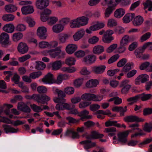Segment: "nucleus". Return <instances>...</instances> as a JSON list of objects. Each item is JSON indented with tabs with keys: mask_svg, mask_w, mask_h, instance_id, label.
Instances as JSON below:
<instances>
[{
	"mask_svg": "<svg viewBox=\"0 0 152 152\" xmlns=\"http://www.w3.org/2000/svg\"><path fill=\"white\" fill-rule=\"evenodd\" d=\"M133 63H128L123 68L122 71L125 72H127L130 70L132 68L131 66H133Z\"/></svg>",
	"mask_w": 152,
	"mask_h": 152,
	"instance_id": "obj_46",
	"label": "nucleus"
},
{
	"mask_svg": "<svg viewBox=\"0 0 152 152\" xmlns=\"http://www.w3.org/2000/svg\"><path fill=\"white\" fill-rule=\"evenodd\" d=\"M93 139L101 138L103 137L104 135L102 134H99L96 131H92L91 132Z\"/></svg>",
	"mask_w": 152,
	"mask_h": 152,
	"instance_id": "obj_48",
	"label": "nucleus"
},
{
	"mask_svg": "<svg viewBox=\"0 0 152 152\" xmlns=\"http://www.w3.org/2000/svg\"><path fill=\"white\" fill-rule=\"evenodd\" d=\"M42 75V72L40 71L34 72L30 74L31 78L33 79L39 77Z\"/></svg>",
	"mask_w": 152,
	"mask_h": 152,
	"instance_id": "obj_40",
	"label": "nucleus"
},
{
	"mask_svg": "<svg viewBox=\"0 0 152 152\" xmlns=\"http://www.w3.org/2000/svg\"><path fill=\"white\" fill-rule=\"evenodd\" d=\"M0 43L3 45H7L9 44V36L7 33H2L1 34Z\"/></svg>",
	"mask_w": 152,
	"mask_h": 152,
	"instance_id": "obj_8",
	"label": "nucleus"
},
{
	"mask_svg": "<svg viewBox=\"0 0 152 152\" xmlns=\"http://www.w3.org/2000/svg\"><path fill=\"white\" fill-rule=\"evenodd\" d=\"M15 27L12 23L5 25L3 28V30L5 32L9 33H12L15 30Z\"/></svg>",
	"mask_w": 152,
	"mask_h": 152,
	"instance_id": "obj_22",
	"label": "nucleus"
},
{
	"mask_svg": "<svg viewBox=\"0 0 152 152\" xmlns=\"http://www.w3.org/2000/svg\"><path fill=\"white\" fill-rule=\"evenodd\" d=\"M129 42V37L126 35L123 37L121 40L120 44L121 45L126 46Z\"/></svg>",
	"mask_w": 152,
	"mask_h": 152,
	"instance_id": "obj_38",
	"label": "nucleus"
},
{
	"mask_svg": "<svg viewBox=\"0 0 152 152\" xmlns=\"http://www.w3.org/2000/svg\"><path fill=\"white\" fill-rule=\"evenodd\" d=\"M104 48L103 46L98 45L93 48L92 52L95 54L99 55L104 52Z\"/></svg>",
	"mask_w": 152,
	"mask_h": 152,
	"instance_id": "obj_20",
	"label": "nucleus"
},
{
	"mask_svg": "<svg viewBox=\"0 0 152 152\" xmlns=\"http://www.w3.org/2000/svg\"><path fill=\"white\" fill-rule=\"evenodd\" d=\"M64 135L66 136L70 137L73 139H79L80 137L78 133L75 132L73 129L67 130Z\"/></svg>",
	"mask_w": 152,
	"mask_h": 152,
	"instance_id": "obj_7",
	"label": "nucleus"
},
{
	"mask_svg": "<svg viewBox=\"0 0 152 152\" xmlns=\"http://www.w3.org/2000/svg\"><path fill=\"white\" fill-rule=\"evenodd\" d=\"M62 61L61 60L56 61L51 64L52 70H57L59 69L61 67Z\"/></svg>",
	"mask_w": 152,
	"mask_h": 152,
	"instance_id": "obj_24",
	"label": "nucleus"
},
{
	"mask_svg": "<svg viewBox=\"0 0 152 152\" xmlns=\"http://www.w3.org/2000/svg\"><path fill=\"white\" fill-rule=\"evenodd\" d=\"M147 76L146 75H141L139 76L135 80V84L136 85L140 84V83H143L147 81Z\"/></svg>",
	"mask_w": 152,
	"mask_h": 152,
	"instance_id": "obj_17",
	"label": "nucleus"
},
{
	"mask_svg": "<svg viewBox=\"0 0 152 152\" xmlns=\"http://www.w3.org/2000/svg\"><path fill=\"white\" fill-rule=\"evenodd\" d=\"M118 140L122 144H125L127 141L128 136L124 132H120L117 134Z\"/></svg>",
	"mask_w": 152,
	"mask_h": 152,
	"instance_id": "obj_13",
	"label": "nucleus"
},
{
	"mask_svg": "<svg viewBox=\"0 0 152 152\" xmlns=\"http://www.w3.org/2000/svg\"><path fill=\"white\" fill-rule=\"evenodd\" d=\"M143 5L144 6V8L145 10L148 9V11L152 10V1L150 0H147L144 3H143Z\"/></svg>",
	"mask_w": 152,
	"mask_h": 152,
	"instance_id": "obj_31",
	"label": "nucleus"
},
{
	"mask_svg": "<svg viewBox=\"0 0 152 152\" xmlns=\"http://www.w3.org/2000/svg\"><path fill=\"white\" fill-rule=\"evenodd\" d=\"M103 97L102 95H96L89 93H85L81 96V99L83 100L89 102L91 101H100L103 99Z\"/></svg>",
	"mask_w": 152,
	"mask_h": 152,
	"instance_id": "obj_2",
	"label": "nucleus"
},
{
	"mask_svg": "<svg viewBox=\"0 0 152 152\" xmlns=\"http://www.w3.org/2000/svg\"><path fill=\"white\" fill-rule=\"evenodd\" d=\"M58 20V19L56 17H50L48 21V24L50 25H52L55 23Z\"/></svg>",
	"mask_w": 152,
	"mask_h": 152,
	"instance_id": "obj_52",
	"label": "nucleus"
},
{
	"mask_svg": "<svg viewBox=\"0 0 152 152\" xmlns=\"http://www.w3.org/2000/svg\"><path fill=\"white\" fill-rule=\"evenodd\" d=\"M77 18L76 19L72 20L70 23V26L71 28H79L81 26L79 23V21L77 20Z\"/></svg>",
	"mask_w": 152,
	"mask_h": 152,
	"instance_id": "obj_39",
	"label": "nucleus"
},
{
	"mask_svg": "<svg viewBox=\"0 0 152 152\" xmlns=\"http://www.w3.org/2000/svg\"><path fill=\"white\" fill-rule=\"evenodd\" d=\"M39 45L41 48H49V42H47L42 41L40 42L39 43Z\"/></svg>",
	"mask_w": 152,
	"mask_h": 152,
	"instance_id": "obj_60",
	"label": "nucleus"
},
{
	"mask_svg": "<svg viewBox=\"0 0 152 152\" xmlns=\"http://www.w3.org/2000/svg\"><path fill=\"white\" fill-rule=\"evenodd\" d=\"M5 10L8 12H12L15 11L17 9V7L12 4H9L5 7Z\"/></svg>",
	"mask_w": 152,
	"mask_h": 152,
	"instance_id": "obj_30",
	"label": "nucleus"
},
{
	"mask_svg": "<svg viewBox=\"0 0 152 152\" xmlns=\"http://www.w3.org/2000/svg\"><path fill=\"white\" fill-rule=\"evenodd\" d=\"M66 119L68 121L69 124H75L78 123L80 120V119H76L72 117H67L66 118Z\"/></svg>",
	"mask_w": 152,
	"mask_h": 152,
	"instance_id": "obj_55",
	"label": "nucleus"
},
{
	"mask_svg": "<svg viewBox=\"0 0 152 152\" xmlns=\"http://www.w3.org/2000/svg\"><path fill=\"white\" fill-rule=\"evenodd\" d=\"M18 51L20 53L24 54L27 53L28 50V48L26 43L20 42L18 46Z\"/></svg>",
	"mask_w": 152,
	"mask_h": 152,
	"instance_id": "obj_12",
	"label": "nucleus"
},
{
	"mask_svg": "<svg viewBox=\"0 0 152 152\" xmlns=\"http://www.w3.org/2000/svg\"><path fill=\"white\" fill-rule=\"evenodd\" d=\"M36 63L35 68L38 70H43L46 67V65L42 62L37 61Z\"/></svg>",
	"mask_w": 152,
	"mask_h": 152,
	"instance_id": "obj_37",
	"label": "nucleus"
},
{
	"mask_svg": "<svg viewBox=\"0 0 152 152\" xmlns=\"http://www.w3.org/2000/svg\"><path fill=\"white\" fill-rule=\"evenodd\" d=\"M64 26L61 24H58L54 26L53 27V31L54 32L58 33L62 31Z\"/></svg>",
	"mask_w": 152,
	"mask_h": 152,
	"instance_id": "obj_32",
	"label": "nucleus"
},
{
	"mask_svg": "<svg viewBox=\"0 0 152 152\" xmlns=\"http://www.w3.org/2000/svg\"><path fill=\"white\" fill-rule=\"evenodd\" d=\"M139 99V95H136L134 96L131 97L127 99V101L128 102H132L129 103L130 104H133L134 102H136L138 99Z\"/></svg>",
	"mask_w": 152,
	"mask_h": 152,
	"instance_id": "obj_56",
	"label": "nucleus"
},
{
	"mask_svg": "<svg viewBox=\"0 0 152 152\" xmlns=\"http://www.w3.org/2000/svg\"><path fill=\"white\" fill-rule=\"evenodd\" d=\"M30 106L31 109L35 112L39 113L42 111L41 105L40 106H38L34 104L31 105Z\"/></svg>",
	"mask_w": 152,
	"mask_h": 152,
	"instance_id": "obj_47",
	"label": "nucleus"
},
{
	"mask_svg": "<svg viewBox=\"0 0 152 152\" xmlns=\"http://www.w3.org/2000/svg\"><path fill=\"white\" fill-rule=\"evenodd\" d=\"M152 114V108H146L143 110V115L144 116L150 115Z\"/></svg>",
	"mask_w": 152,
	"mask_h": 152,
	"instance_id": "obj_64",
	"label": "nucleus"
},
{
	"mask_svg": "<svg viewBox=\"0 0 152 152\" xmlns=\"http://www.w3.org/2000/svg\"><path fill=\"white\" fill-rule=\"evenodd\" d=\"M21 10L23 14L25 15L32 13L34 12L33 7L30 5L23 7Z\"/></svg>",
	"mask_w": 152,
	"mask_h": 152,
	"instance_id": "obj_16",
	"label": "nucleus"
},
{
	"mask_svg": "<svg viewBox=\"0 0 152 152\" xmlns=\"http://www.w3.org/2000/svg\"><path fill=\"white\" fill-rule=\"evenodd\" d=\"M118 45L116 44H114L110 45L106 50L107 53H110L113 51L117 47Z\"/></svg>",
	"mask_w": 152,
	"mask_h": 152,
	"instance_id": "obj_59",
	"label": "nucleus"
},
{
	"mask_svg": "<svg viewBox=\"0 0 152 152\" xmlns=\"http://www.w3.org/2000/svg\"><path fill=\"white\" fill-rule=\"evenodd\" d=\"M49 4L48 0H37L35 2L36 7L40 10L46 8Z\"/></svg>",
	"mask_w": 152,
	"mask_h": 152,
	"instance_id": "obj_6",
	"label": "nucleus"
},
{
	"mask_svg": "<svg viewBox=\"0 0 152 152\" xmlns=\"http://www.w3.org/2000/svg\"><path fill=\"white\" fill-rule=\"evenodd\" d=\"M115 33L118 34H123L124 32V29L123 28L120 26L116 27L114 29Z\"/></svg>",
	"mask_w": 152,
	"mask_h": 152,
	"instance_id": "obj_57",
	"label": "nucleus"
},
{
	"mask_svg": "<svg viewBox=\"0 0 152 152\" xmlns=\"http://www.w3.org/2000/svg\"><path fill=\"white\" fill-rule=\"evenodd\" d=\"M4 75H8L5 77L4 78V80L7 82L9 81L10 80V78L12 75V73L11 71H6L3 72Z\"/></svg>",
	"mask_w": 152,
	"mask_h": 152,
	"instance_id": "obj_53",
	"label": "nucleus"
},
{
	"mask_svg": "<svg viewBox=\"0 0 152 152\" xmlns=\"http://www.w3.org/2000/svg\"><path fill=\"white\" fill-rule=\"evenodd\" d=\"M77 19L79 21V23L81 26L86 25L88 23V18L85 16H82L78 18Z\"/></svg>",
	"mask_w": 152,
	"mask_h": 152,
	"instance_id": "obj_33",
	"label": "nucleus"
},
{
	"mask_svg": "<svg viewBox=\"0 0 152 152\" xmlns=\"http://www.w3.org/2000/svg\"><path fill=\"white\" fill-rule=\"evenodd\" d=\"M37 91L39 93H45L47 92V88L43 86H39L37 88Z\"/></svg>",
	"mask_w": 152,
	"mask_h": 152,
	"instance_id": "obj_63",
	"label": "nucleus"
},
{
	"mask_svg": "<svg viewBox=\"0 0 152 152\" xmlns=\"http://www.w3.org/2000/svg\"><path fill=\"white\" fill-rule=\"evenodd\" d=\"M43 53L45 55L48 56L49 55L52 58H54L57 57L58 59L63 58L65 54L64 52H61L59 47L45 51L43 52Z\"/></svg>",
	"mask_w": 152,
	"mask_h": 152,
	"instance_id": "obj_1",
	"label": "nucleus"
},
{
	"mask_svg": "<svg viewBox=\"0 0 152 152\" xmlns=\"http://www.w3.org/2000/svg\"><path fill=\"white\" fill-rule=\"evenodd\" d=\"M114 38L112 36H109L108 35L104 34L102 37V40L103 41L106 43H110L111 41L113 40Z\"/></svg>",
	"mask_w": 152,
	"mask_h": 152,
	"instance_id": "obj_35",
	"label": "nucleus"
},
{
	"mask_svg": "<svg viewBox=\"0 0 152 152\" xmlns=\"http://www.w3.org/2000/svg\"><path fill=\"white\" fill-rule=\"evenodd\" d=\"M85 33V31L82 30L78 31L73 36L74 40L75 41L79 40L83 37Z\"/></svg>",
	"mask_w": 152,
	"mask_h": 152,
	"instance_id": "obj_26",
	"label": "nucleus"
},
{
	"mask_svg": "<svg viewBox=\"0 0 152 152\" xmlns=\"http://www.w3.org/2000/svg\"><path fill=\"white\" fill-rule=\"evenodd\" d=\"M99 40L97 37L94 36L89 39L88 42L89 43L94 44L96 43Z\"/></svg>",
	"mask_w": 152,
	"mask_h": 152,
	"instance_id": "obj_62",
	"label": "nucleus"
},
{
	"mask_svg": "<svg viewBox=\"0 0 152 152\" xmlns=\"http://www.w3.org/2000/svg\"><path fill=\"white\" fill-rule=\"evenodd\" d=\"M129 81L126 80L122 81L120 85V87L122 88L121 93L122 94H127L128 93L131 87V86L128 84Z\"/></svg>",
	"mask_w": 152,
	"mask_h": 152,
	"instance_id": "obj_5",
	"label": "nucleus"
},
{
	"mask_svg": "<svg viewBox=\"0 0 152 152\" xmlns=\"http://www.w3.org/2000/svg\"><path fill=\"white\" fill-rule=\"evenodd\" d=\"M107 25L108 26L112 27L116 26L117 25V22L113 19H111L108 20Z\"/></svg>",
	"mask_w": 152,
	"mask_h": 152,
	"instance_id": "obj_58",
	"label": "nucleus"
},
{
	"mask_svg": "<svg viewBox=\"0 0 152 152\" xmlns=\"http://www.w3.org/2000/svg\"><path fill=\"white\" fill-rule=\"evenodd\" d=\"M114 10V6H109L105 10L104 13L105 17V18L109 17Z\"/></svg>",
	"mask_w": 152,
	"mask_h": 152,
	"instance_id": "obj_41",
	"label": "nucleus"
},
{
	"mask_svg": "<svg viewBox=\"0 0 152 152\" xmlns=\"http://www.w3.org/2000/svg\"><path fill=\"white\" fill-rule=\"evenodd\" d=\"M138 95L139 99L142 101L150 100L152 99V94H146L143 93Z\"/></svg>",
	"mask_w": 152,
	"mask_h": 152,
	"instance_id": "obj_18",
	"label": "nucleus"
},
{
	"mask_svg": "<svg viewBox=\"0 0 152 152\" xmlns=\"http://www.w3.org/2000/svg\"><path fill=\"white\" fill-rule=\"evenodd\" d=\"M124 119L126 122H142L145 121V119L139 118L136 115H131L125 117Z\"/></svg>",
	"mask_w": 152,
	"mask_h": 152,
	"instance_id": "obj_4",
	"label": "nucleus"
},
{
	"mask_svg": "<svg viewBox=\"0 0 152 152\" xmlns=\"http://www.w3.org/2000/svg\"><path fill=\"white\" fill-rule=\"evenodd\" d=\"M91 104V102L89 101H83L81 102L79 104V107L81 109L84 108Z\"/></svg>",
	"mask_w": 152,
	"mask_h": 152,
	"instance_id": "obj_50",
	"label": "nucleus"
},
{
	"mask_svg": "<svg viewBox=\"0 0 152 152\" xmlns=\"http://www.w3.org/2000/svg\"><path fill=\"white\" fill-rule=\"evenodd\" d=\"M81 145H84V148L87 150L91 148L96 145V143L92 142L90 140H86L80 142Z\"/></svg>",
	"mask_w": 152,
	"mask_h": 152,
	"instance_id": "obj_10",
	"label": "nucleus"
},
{
	"mask_svg": "<svg viewBox=\"0 0 152 152\" xmlns=\"http://www.w3.org/2000/svg\"><path fill=\"white\" fill-rule=\"evenodd\" d=\"M135 15L134 13H128L123 18V20L124 23H128L131 21Z\"/></svg>",
	"mask_w": 152,
	"mask_h": 152,
	"instance_id": "obj_21",
	"label": "nucleus"
},
{
	"mask_svg": "<svg viewBox=\"0 0 152 152\" xmlns=\"http://www.w3.org/2000/svg\"><path fill=\"white\" fill-rule=\"evenodd\" d=\"M42 81L45 84H51L54 82L53 75L50 73H48L42 79Z\"/></svg>",
	"mask_w": 152,
	"mask_h": 152,
	"instance_id": "obj_11",
	"label": "nucleus"
},
{
	"mask_svg": "<svg viewBox=\"0 0 152 152\" xmlns=\"http://www.w3.org/2000/svg\"><path fill=\"white\" fill-rule=\"evenodd\" d=\"M96 56L94 55H89L84 58L83 61L86 64H90L95 62L96 60Z\"/></svg>",
	"mask_w": 152,
	"mask_h": 152,
	"instance_id": "obj_9",
	"label": "nucleus"
},
{
	"mask_svg": "<svg viewBox=\"0 0 152 152\" xmlns=\"http://www.w3.org/2000/svg\"><path fill=\"white\" fill-rule=\"evenodd\" d=\"M144 19L142 16L138 15L134 17L132 21L133 25L136 26H138L141 25L143 22Z\"/></svg>",
	"mask_w": 152,
	"mask_h": 152,
	"instance_id": "obj_15",
	"label": "nucleus"
},
{
	"mask_svg": "<svg viewBox=\"0 0 152 152\" xmlns=\"http://www.w3.org/2000/svg\"><path fill=\"white\" fill-rule=\"evenodd\" d=\"M65 93L69 95H72L74 94L75 91V89L74 88L68 86L65 88L64 90Z\"/></svg>",
	"mask_w": 152,
	"mask_h": 152,
	"instance_id": "obj_44",
	"label": "nucleus"
},
{
	"mask_svg": "<svg viewBox=\"0 0 152 152\" xmlns=\"http://www.w3.org/2000/svg\"><path fill=\"white\" fill-rule=\"evenodd\" d=\"M76 60L75 58L73 57H70L66 58L65 61L66 64L69 66L74 65Z\"/></svg>",
	"mask_w": 152,
	"mask_h": 152,
	"instance_id": "obj_42",
	"label": "nucleus"
},
{
	"mask_svg": "<svg viewBox=\"0 0 152 152\" xmlns=\"http://www.w3.org/2000/svg\"><path fill=\"white\" fill-rule=\"evenodd\" d=\"M14 16L11 14H6L2 17L3 20L6 21H10L13 20L14 19Z\"/></svg>",
	"mask_w": 152,
	"mask_h": 152,
	"instance_id": "obj_36",
	"label": "nucleus"
},
{
	"mask_svg": "<svg viewBox=\"0 0 152 152\" xmlns=\"http://www.w3.org/2000/svg\"><path fill=\"white\" fill-rule=\"evenodd\" d=\"M125 14L124 10L122 8L117 9L114 12L115 16L119 18L123 16Z\"/></svg>",
	"mask_w": 152,
	"mask_h": 152,
	"instance_id": "obj_34",
	"label": "nucleus"
},
{
	"mask_svg": "<svg viewBox=\"0 0 152 152\" xmlns=\"http://www.w3.org/2000/svg\"><path fill=\"white\" fill-rule=\"evenodd\" d=\"M17 107L20 110L26 113H29L31 111L30 107L23 102L19 103Z\"/></svg>",
	"mask_w": 152,
	"mask_h": 152,
	"instance_id": "obj_14",
	"label": "nucleus"
},
{
	"mask_svg": "<svg viewBox=\"0 0 152 152\" xmlns=\"http://www.w3.org/2000/svg\"><path fill=\"white\" fill-rule=\"evenodd\" d=\"M75 105L72 104H68L65 103L63 105V110H70L75 108Z\"/></svg>",
	"mask_w": 152,
	"mask_h": 152,
	"instance_id": "obj_45",
	"label": "nucleus"
},
{
	"mask_svg": "<svg viewBox=\"0 0 152 152\" xmlns=\"http://www.w3.org/2000/svg\"><path fill=\"white\" fill-rule=\"evenodd\" d=\"M3 127L4 130L6 133L9 132L16 133L18 132V129H15L13 127H11L10 126L7 124L3 125Z\"/></svg>",
	"mask_w": 152,
	"mask_h": 152,
	"instance_id": "obj_19",
	"label": "nucleus"
},
{
	"mask_svg": "<svg viewBox=\"0 0 152 152\" xmlns=\"http://www.w3.org/2000/svg\"><path fill=\"white\" fill-rule=\"evenodd\" d=\"M139 126V124H138L136 123L130 125L129 126V127L132 128V130L133 131L137 130L138 132H140L141 130L138 128Z\"/></svg>",
	"mask_w": 152,
	"mask_h": 152,
	"instance_id": "obj_61",
	"label": "nucleus"
},
{
	"mask_svg": "<svg viewBox=\"0 0 152 152\" xmlns=\"http://www.w3.org/2000/svg\"><path fill=\"white\" fill-rule=\"evenodd\" d=\"M105 68L106 66L104 65L96 66L94 68V71L96 74H101L104 72Z\"/></svg>",
	"mask_w": 152,
	"mask_h": 152,
	"instance_id": "obj_25",
	"label": "nucleus"
},
{
	"mask_svg": "<svg viewBox=\"0 0 152 152\" xmlns=\"http://www.w3.org/2000/svg\"><path fill=\"white\" fill-rule=\"evenodd\" d=\"M20 79V76L16 73H14L11 80L12 81L14 82L15 84H18L19 82Z\"/></svg>",
	"mask_w": 152,
	"mask_h": 152,
	"instance_id": "obj_51",
	"label": "nucleus"
},
{
	"mask_svg": "<svg viewBox=\"0 0 152 152\" xmlns=\"http://www.w3.org/2000/svg\"><path fill=\"white\" fill-rule=\"evenodd\" d=\"M119 56L118 54H116L112 56L108 60L109 64H112L116 61L119 58Z\"/></svg>",
	"mask_w": 152,
	"mask_h": 152,
	"instance_id": "obj_54",
	"label": "nucleus"
},
{
	"mask_svg": "<svg viewBox=\"0 0 152 152\" xmlns=\"http://www.w3.org/2000/svg\"><path fill=\"white\" fill-rule=\"evenodd\" d=\"M23 37V35L21 33L18 32L12 35V40L15 42H17L21 39Z\"/></svg>",
	"mask_w": 152,
	"mask_h": 152,
	"instance_id": "obj_28",
	"label": "nucleus"
},
{
	"mask_svg": "<svg viewBox=\"0 0 152 152\" xmlns=\"http://www.w3.org/2000/svg\"><path fill=\"white\" fill-rule=\"evenodd\" d=\"M77 48L76 45L69 44L66 46V50L68 53L71 54L73 53L77 50Z\"/></svg>",
	"mask_w": 152,
	"mask_h": 152,
	"instance_id": "obj_23",
	"label": "nucleus"
},
{
	"mask_svg": "<svg viewBox=\"0 0 152 152\" xmlns=\"http://www.w3.org/2000/svg\"><path fill=\"white\" fill-rule=\"evenodd\" d=\"M26 26L22 24H18L15 27L16 30L19 32L24 31L26 30Z\"/></svg>",
	"mask_w": 152,
	"mask_h": 152,
	"instance_id": "obj_49",
	"label": "nucleus"
},
{
	"mask_svg": "<svg viewBox=\"0 0 152 152\" xmlns=\"http://www.w3.org/2000/svg\"><path fill=\"white\" fill-rule=\"evenodd\" d=\"M105 126L106 127L114 126L117 127H120V124L117 123V121H108L105 123Z\"/></svg>",
	"mask_w": 152,
	"mask_h": 152,
	"instance_id": "obj_29",
	"label": "nucleus"
},
{
	"mask_svg": "<svg viewBox=\"0 0 152 152\" xmlns=\"http://www.w3.org/2000/svg\"><path fill=\"white\" fill-rule=\"evenodd\" d=\"M37 35L40 39L42 40L46 39L48 36L46 28L44 26L38 27L37 29Z\"/></svg>",
	"mask_w": 152,
	"mask_h": 152,
	"instance_id": "obj_3",
	"label": "nucleus"
},
{
	"mask_svg": "<svg viewBox=\"0 0 152 152\" xmlns=\"http://www.w3.org/2000/svg\"><path fill=\"white\" fill-rule=\"evenodd\" d=\"M68 38V36L67 34H60L58 35V39L61 43L65 42Z\"/></svg>",
	"mask_w": 152,
	"mask_h": 152,
	"instance_id": "obj_43",
	"label": "nucleus"
},
{
	"mask_svg": "<svg viewBox=\"0 0 152 152\" xmlns=\"http://www.w3.org/2000/svg\"><path fill=\"white\" fill-rule=\"evenodd\" d=\"M98 83V81L96 80H91L86 83V86L88 88L95 87L97 86Z\"/></svg>",
	"mask_w": 152,
	"mask_h": 152,
	"instance_id": "obj_27",
	"label": "nucleus"
}]
</instances>
